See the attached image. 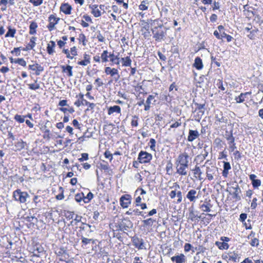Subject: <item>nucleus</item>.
Wrapping results in <instances>:
<instances>
[{
    "label": "nucleus",
    "instance_id": "a19ab883",
    "mask_svg": "<svg viewBox=\"0 0 263 263\" xmlns=\"http://www.w3.org/2000/svg\"><path fill=\"white\" fill-rule=\"evenodd\" d=\"M215 118L216 121L219 122L227 123L228 122V119L226 118L223 117L222 115H220V117L217 115L215 116Z\"/></svg>",
    "mask_w": 263,
    "mask_h": 263
},
{
    "label": "nucleus",
    "instance_id": "393cba45",
    "mask_svg": "<svg viewBox=\"0 0 263 263\" xmlns=\"http://www.w3.org/2000/svg\"><path fill=\"white\" fill-rule=\"evenodd\" d=\"M114 112L120 113L121 108L119 106L115 105L114 106L110 107L108 109V114L111 115Z\"/></svg>",
    "mask_w": 263,
    "mask_h": 263
},
{
    "label": "nucleus",
    "instance_id": "de8ad7c7",
    "mask_svg": "<svg viewBox=\"0 0 263 263\" xmlns=\"http://www.w3.org/2000/svg\"><path fill=\"white\" fill-rule=\"evenodd\" d=\"M25 116H22L19 115H16L14 119L19 123H23L25 121Z\"/></svg>",
    "mask_w": 263,
    "mask_h": 263
},
{
    "label": "nucleus",
    "instance_id": "338daca9",
    "mask_svg": "<svg viewBox=\"0 0 263 263\" xmlns=\"http://www.w3.org/2000/svg\"><path fill=\"white\" fill-rule=\"evenodd\" d=\"M176 196H177V197L178 198L177 202L178 203H180L182 201V195L181 192L180 191H177V194H176Z\"/></svg>",
    "mask_w": 263,
    "mask_h": 263
},
{
    "label": "nucleus",
    "instance_id": "39448f33",
    "mask_svg": "<svg viewBox=\"0 0 263 263\" xmlns=\"http://www.w3.org/2000/svg\"><path fill=\"white\" fill-rule=\"evenodd\" d=\"M190 158L188 154L186 152L181 153L179 155L176 160L175 163L180 164H184L189 165V160Z\"/></svg>",
    "mask_w": 263,
    "mask_h": 263
},
{
    "label": "nucleus",
    "instance_id": "0e129e2a",
    "mask_svg": "<svg viewBox=\"0 0 263 263\" xmlns=\"http://www.w3.org/2000/svg\"><path fill=\"white\" fill-rule=\"evenodd\" d=\"M97 38L98 39V41L100 42H104V37L101 34V31H97Z\"/></svg>",
    "mask_w": 263,
    "mask_h": 263
},
{
    "label": "nucleus",
    "instance_id": "13d9d810",
    "mask_svg": "<svg viewBox=\"0 0 263 263\" xmlns=\"http://www.w3.org/2000/svg\"><path fill=\"white\" fill-rule=\"evenodd\" d=\"M81 156L82 157L78 159L80 162H83L88 159V154L87 153H82Z\"/></svg>",
    "mask_w": 263,
    "mask_h": 263
},
{
    "label": "nucleus",
    "instance_id": "4be33fe9",
    "mask_svg": "<svg viewBox=\"0 0 263 263\" xmlns=\"http://www.w3.org/2000/svg\"><path fill=\"white\" fill-rule=\"evenodd\" d=\"M98 6L97 5H89V8L91 9V13L96 17H98L101 15V11L98 9Z\"/></svg>",
    "mask_w": 263,
    "mask_h": 263
},
{
    "label": "nucleus",
    "instance_id": "49530a36",
    "mask_svg": "<svg viewBox=\"0 0 263 263\" xmlns=\"http://www.w3.org/2000/svg\"><path fill=\"white\" fill-rule=\"evenodd\" d=\"M211 207L212 205L210 203L207 204H203L200 206V208L203 212H210Z\"/></svg>",
    "mask_w": 263,
    "mask_h": 263
},
{
    "label": "nucleus",
    "instance_id": "c9c22d12",
    "mask_svg": "<svg viewBox=\"0 0 263 263\" xmlns=\"http://www.w3.org/2000/svg\"><path fill=\"white\" fill-rule=\"evenodd\" d=\"M142 222L143 223V226L145 227L147 226H152L153 223L155 222V220H153L151 218H149L147 219L143 220Z\"/></svg>",
    "mask_w": 263,
    "mask_h": 263
},
{
    "label": "nucleus",
    "instance_id": "20e7f679",
    "mask_svg": "<svg viewBox=\"0 0 263 263\" xmlns=\"http://www.w3.org/2000/svg\"><path fill=\"white\" fill-rule=\"evenodd\" d=\"M224 137L228 141V143L230 145V148H231L232 151H234V149L236 148V146L235 143V138L233 136V130H231L230 132L226 130Z\"/></svg>",
    "mask_w": 263,
    "mask_h": 263
},
{
    "label": "nucleus",
    "instance_id": "bb28decb",
    "mask_svg": "<svg viewBox=\"0 0 263 263\" xmlns=\"http://www.w3.org/2000/svg\"><path fill=\"white\" fill-rule=\"evenodd\" d=\"M90 56L86 54L84 55V59L78 61V64L79 65L86 66L90 63Z\"/></svg>",
    "mask_w": 263,
    "mask_h": 263
},
{
    "label": "nucleus",
    "instance_id": "c756f323",
    "mask_svg": "<svg viewBox=\"0 0 263 263\" xmlns=\"http://www.w3.org/2000/svg\"><path fill=\"white\" fill-rule=\"evenodd\" d=\"M208 147L207 146H204L203 151L202 152L200 155L197 156V158L198 159H200L201 161H203L204 159H205L206 157L208 156L209 152L206 149V148Z\"/></svg>",
    "mask_w": 263,
    "mask_h": 263
},
{
    "label": "nucleus",
    "instance_id": "603ef678",
    "mask_svg": "<svg viewBox=\"0 0 263 263\" xmlns=\"http://www.w3.org/2000/svg\"><path fill=\"white\" fill-rule=\"evenodd\" d=\"M81 239L82 243L85 245L90 243L91 242H93V240L92 239H88L83 236H82Z\"/></svg>",
    "mask_w": 263,
    "mask_h": 263
},
{
    "label": "nucleus",
    "instance_id": "5fc2aeb1",
    "mask_svg": "<svg viewBox=\"0 0 263 263\" xmlns=\"http://www.w3.org/2000/svg\"><path fill=\"white\" fill-rule=\"evenodd\" d=\"M138 117L137 116H134L133 117V119L131 122V125L132 126L136 127L138 125Z\"/></svg>",
    "mask_w": 263,
    "mask_h": 263
},
{
    "label": "nucleus",
    "instance_id": "2eb2a0df",
    "mask_svg": "<svg viewBox=\"0 0 263 263\" xmlns=\"http://www.w3.org/2000/svg\"><path fill=\"white\" fill-rule=\"evenodd\" d=\"M200 134L198 130L190 129L187 137V140L189 142H193L196 139L198 138Z\"/></svg>",
    "mask_w": 263,
    "mask_h": 263
},
{
    "label": "nucleus",
    "instance_id": "ddd939ff",
    "mask_svg": "<svg viewBox=\"0 0 263 263\" xmlns=\"http://www.w3.org/2000/svg\"><path fill=\"white\" fill-rule=\"evenodd\" d=\"M51 124L47 121L44 126L42 127V130L44 132L43 138L49 140L51 138L50 130L48 128V127H51Z\"/></svg>",
    "mask_w": 263,
    "mask_h": 263
},
{
    "label": "nucleus",
    "instance_id": "680f3d73",
    "mask_svg": "<svg viewBox=\"0 0 263 263\" xmlns=\"http://www.w3.org/2000/svg\"><path fill=\"white\" fill-rule=\"evenodd\" d=\"M150 148L152 151H155L156 140L154 139H151L149 141Z\"/></svg>",
    "mask_w": 263,
    "mask_h": 263
},
{
    "label": "nucleus",
    "instance_id": "a878e982",
    "mask_svg": "<svg viewBox=\"0 0 263 263\" xmlns=\"http://www.w3.org/2000/svg\"><path fill=\"white\" fill-rule=\"evenodd\" d=\"M215 245L220 250H227L229 248V245L225 242L216 241Z\"/></svg>",
    "mask_w": 263,
    "mask_h": 263
},
{
    "label": "nucleus",
    "instance_id": "aec40b11",
    "mask_svg": "<svg viewBox=\"0 0 263 263\" xmlns=\"http://www.w3.org/2000/svg\"><path fill=\"white\" fill-rule=\"evenodd\" d=\"M171 260L176 263H184L186 261V257L183 254H180L178 255L172 257Z\"/></svg>",
    "mask_w": 263,
    "mask_h": 263
},
{
    "label": "nucleus",
    "instance_id": "b1692460",
    "mask_svg": "<svg viewBox=\"0 0 263 263\" xmlns=\"http://www.w3.org/2000/svg\"><path fill=\"white\" fill-rule=\"evenodd\" d=\"M11 64H17L20 66H26V62L23 59L21 58H10Z\"/></svg>",
    "mask_w": 263,
    "mask_h": 263
},
{
    "label": "nucleus",
    "instance_id": "f03ea898",
    "mask_svg": "<svg viewBox=\"0 0 263 263\" xmlns=\"http://www.w3.org/2000/svg\"><path fill=\"white\" fill-rule=\"evenodd\" d=\"M13 197L15 200L20 203H25L29 195L26 192H22L21 190L17 189L13 192Z\"/></svg>",
    "mask_w": 263,
    "mask_h": 263
},
{
    "label": "nucleus",
    "instance_id": "e2e57ef3",
    "mask_svg": "<svg viewBox=\"0 0 263 263\" xmlns=\"http://www.w3.org/2000/svg\"><path fill=\"white\" fill-rule=\"evenodd\" d=\"M29 88L31 90H36L40 88V85L38 84H28Z\"/></svg>",
    "mask_w": 263,
    "mask_h": 263
},
{
    "label": "nucleus",
    "instance_id": "6ab92c4d",
    "mask_svg": "<svg viewBox=\"0 0 263 263\" xmlns=\"http://www.w3.org/2000/svg\"><path fill=\"white\" fill-rule=\"evenodd\" d=\"M206 79L204 75H201L198 80H196V86L202 88L203 90L206 88V84L204 83V80Z\"/></svg>",
    "mask_w": 263,
    "mask_h": 263
},
{
    "label": "nucleus",
    "instance_id": "4d7b16f0",
    "mask_svg": "<svg viewBox=\"0 0 263 263\" xmlns=\"http://www.w3.org/2000/svg\"><path fill=\"white\" fill-rule=\"evenodd\" d=\"M26 219L27 221L32 222L33 223L36 222L37 221V218L36 217H35L34 216H27L26 218Z\"/></svg>",
    "mask_w": 263,
    "mask_h": 263
},
{
    "label": "nucleus",
    "instance_id": "c85d7f7f",
    "mask_svg": "<svg viewBox=\"0 0 263 263\" xmlns=\"http://www.w3.org/2000/svg\"><path fill=\"white\" fill-rule=\"evenodd\" d=\"M194 172V174L195 177L198 178V179L201 180L202 179V178L201 177V175L202 174V172L199 167V166H197V165L195 166V168L193 170Z\"/></svg>",
    "mask_w": 263,
    "mask_h": 263
},
{
    "label": "nucleus",
    "instance_id": "a18cd8bd",
    "mask_svg": "<svg viewBox=\"0 0 263 263\" xmlns=\"http://www.w3.org/2000/svg\"><path fill=\"white\" fill-rule=\"evenodd\" d=\"M227 258H228L229 260L236 262L238 258V255L235 253H231L228 255V256H227Z\"/></svg>",
    "mask_w": 263,
    "mask_h": 263
},
{
    "label": "nucleus",
    "instance_id": "e433bc0d",
    "mask_svg": "<svg viewBox=\"0 0 263 263\" xmlns=\"http://www.w3.org/2000/svg\"><path fill=\"white\" fill-rule=\"evenodd\" d=\"M248 94V92L245 93H241L239 96L236 97L235 100L236 102L238 103L243 102L245 101V96Z\"/></svg>",
    "mask_w": 263,
    "mask_h": 263
},
{
    "label": "nucleus",
    "instance_id": "9d476101",
    "mask_svg": "<svg viewBox=\"0 0 263 263\" xmlns=\"http://www.w3.org/2000/svg\"><path fill=\"white\" fill-rule=\"evenodd\" d=\"M131 196L128 194L122 195L120 199V205L123 208H126L131 203Z\"/></svg>",
    "mask_w": 263,
    "mask_h": 263
},
{
    "label": "nucleus",
    "instance_id": "f8f14e48",
    "mask_svg": "<svg viewBox=\"0 0 263 263\" xmlns=\"http://www.w3.org/2000/svg\"><path fill=\"white\" fill-rule=\"evenodd\" d=\"M155 96H154L153 95H149L147 97L145 104H144V110L145 111H148L151 108V105L155 104V103L156 102V100L155 99V96L157 95V93H155Z\"/></svg>",
    "mask_w": 263,
    "mask_h": 263
},
{
    "label": "nucleus",
    "instance_id": "6e6d98bb",
    "mask_svg": "<svg viewBox=\"0 0 263 263\" xmlns=\"http://www.w3.org/2000/svg\"><path fill=\"white\" fill-rule=\"evenodd\" d=\"M252 184L254 188H257L261 184V181L259 179H255L252 181Z\"/></svg>",
    "mask_w": 263,
    "mask_h": 263
},
{
    "label": "nucleus",
    "instance_id": "cd10ccee",
    "mask_svg": "<svg viewBox=\"0 0 263 263\" xmlns=\"http://www.w3.org/2000/svg\"><path fill=\"white\" fill-rule=\"evenodd\" d=\"M55 46V43L53 41H51L50 43L48 44L47 47V51L48 54H52L54 52V48Z\"/></svg>",
    "mask_w": 263,
    "mask_h": 263
},
{
    "label": "nucleus",
    "instance_id": "f704fd0d",
    "mask_svg": "<svg viewBox=\"0 0 263 263\" xmlns=\"http://www.w3.org/2000/svg\"><path fill=\"white\" fill-rule=\"evenodd\" d=\"M26 145L27 144L25 142L23 141L22 140H21L20 141H18L16 143L15 146L18 150L21 151L24 149Z\"/></svg>",
    "mask_w": 263,
    "mask_h": 263
},
{
    "label": "nucleus",
    "instance_id": "9b49d317",
    "mask_svg": "<svg viewBox=\"0 0 263 263\" xmlns=\"http://www.w3.org/2000/svg\"><path fill=\"white\" fill-rule=\"evenodd\" d=\"M176 167V173L178 174L181 176H186L187 175V170L189 167V165L184 164H180L175 163Z\"/></svg>",
    "mask_w": 263,
    "mask_h": 263
},
{
    "label": "nucleus",
    "instance_id": "864d4df0",
    "mask_svg": "<svg viewBox=\"0 0 263 263\" xmlns=\"http://www.w3.org/2000/svg\"><path fill=\"white\" fill-rule=\"evenodd\" d=\"M193 249H194V247L192 246L191 244L189 243H186L184 246V250L185 252H188L190 250L192 251Z\"/></svg>",
    "mask_w": 263,
    "mask_h": 263
},
{
    "label": "nucleus",
    "instance_id": "7c9ffc66",
    "mask_svg": "<svg viewBox=\"0 0 263 263\" xmlns=\"http://www.w3.org/2000/svg\"><path fill=\"white\" fill-rule=\"evenodd\" d=\"M43 198L40 196H35L33 198V202L35 204L36 207H41L42 200Z\"/></svg>",
    "mask_w": 263,
    "mask_h": 263
},
{
    "label": "nucleus",
    "instance_id": "5701e85b",
    "mask_svg": "<svg viewBox=\"0 0 263 263\" xmlns=\"http://www.w3.org/2000/svg\"><path fill=\"white\" fill-rule=\"evenodd\" d=\"M36 40V37L32 36L30 39V41L29 44H28V45L25 48H22V50L24 51H27L30 49H33V48L35 45V41Z\"/></svg>",
    "mask_w": 263,
    "mask_h": 263
},
{
    "label": "nucleus",
    "instance_id": "4c0bfd02",
    "mask_svg": "<svg viewBox=\"0 0 263 263\" xmlns=\"http://www.w3.org/2000/svg\"><path fill=\"white\" fill-rule=\"evenodd\" d=\"M62 71L67 73L68 77H71L72 76V67H62Z\"/></svg>",
    "mask_w": 263,
    "mask_h": 263
},
{
    "label": "nucleus",
    "instance_id": "79ce46f5",
    "mask_svg": "<svg viewBox=\"0 0 263 263\" xmlns=\"http://www.w3.org/2000/svg\"><path fill=\"white\" fill-rule=\"evenodd\" d=\"M30 69L35 71V74L37 76L40 74L41 72L43 71V67H30Z\"/></svg>",
    "mask_w": 263,
    "mask_h": 263
},
{
    "label": "nucleus",
    "instance_id": "052dcab7",
    "mask_svg": "<svg viewBox=\"0 0 263 263\" xmlns=\"http://www.w3.org/2000/svg\"><path fill=\"white\" fill-rule=\"evenodd\" d=\"M222 39L223 37H225L226 39H227V41L228 42H230L233 39V37L232 36L229 35V34H227L226 33H225L224 32H223L222 33Z\"/></svg>",
    "mask_w": 263,
    "mask_h": 263
},
{
    "label": "nucleus",
    "instance_id": "412c9836",
    "mask_svg": "<svg viewBox=\"0 0 263 263\" xmlns=\"http://www.w3.org/2000/svg\"><path fill=\"white\" fill-rule=\"evenodd\" d=\"M72 10L71 6L68 3H64L61 5L60 7V11H62L65 14H71Z\"/></svg>",
    "mask_w": 263,
    "mask_h": 263
},
{
    "label": "nucleus",
    "instance_id": "774afa93",
    "mask_svg": "<svg viewBox=\"0 0 263 263\" xmlns=\"http://www.w3.org/2000/svg\"><path fill=\"white\" fill-rule=\"evenodd\" d=\"M217 86L221 90H225V87H224V86L223 85V82L221 80H218V82L217 83Z\"/></svg>",
    "mask_w": 263,
    "mask_h": 263
},
{
    "label": "nucleus",
    "instance_id": "f257e3e1",
    "mask_svg": "<svg viewBox=\"0 0 263 263\" xmlns=\"http://www.w3.org/2000/svg\"><path fill=\"white\" fill-rule=\"evenodd\" d=\"M115 55L114 52H108L107 50H104L101 55V59L103 63L110 61L113 64L119 65L120 63L122 66H130L132 61L129 57L125 58L119 57V53Z\"/></svg>",
    "mask_w": 263,
    "mask_h": 263
},
{
    "label": "nucleus",
    "instance_id": "dca6fc26",
    "mask_svg": "<svg viewBox=\"0 0 263 263\" xmlns=\"http://www.w3.org/2000/svg\"><path fill=\"white\" fill-rule=\"evenodd\" d=\"M121 222L122 223V227L124 228L125 233L133 227V223L128 218H124L121 221Z\"/></svg>",
    "mask_w": 263,
    "mask_h": 263
},
{
    "label": "nucleus",
    "instance_id": "7ed1b4c3",
    "mask_svg": "<svg viewBox=\"0 0 263 263\" xmlns=\"http://www.w3.org/2000/svg\"><path fill=\"white\" fill-rule=\"evenodd\" d=\"M152 158L153 156L152 154L146 152L141 151L139 154L138 159L140 163H146L149 162L152 159Z\"/></svg>",
    "mask_w": 263,
    "mask_h": 263
},
{
    "label": "nucleus",
    "instance_id": "2f4dec72",
    "mask_svg": "<svg viewBox=\"0 0 263 263\" xmlns=\"http://www.w3.org/2000/svg\"><path fill=\"white\" fill-rule=\"evenodd\" d=\"M37 27V23L35 22H31L29 26V33L30 34L36 33V29Z\"/></svg>",
    "mask_w": 263,
    "mask_h": 263
},
{
    "label": "nucleus",
    "instance_id": "72a5a7b5",
    "mask_svg": "<svg viewBox=\"0 0 263 263\" xmlns=\"http://www.w3.org/2000/svg\"><path fill=\"white\" fill-rule=\"evenodd\" d=\"M258 31V29L257 28L254 27V29H252L250 31L249 34L247 35V37L250 40H254L256 36V33Z\"/></svg>",
    "mask_w": 263,
    "mask_h": 263
},
{
    "label": "nucleus",
    "instance_id": "a211bd4d",
    "mask_svg": "<svg viewBox=\"0 0 263 263\" xmlns=\"http://www.w3.org/2000/svg\"><path fill=\"white\" fill-rule=\"evenodd\" d=\"M232 188L234 190V192L232 194L233 199L236 201H239L241 200V196L240 195L241 193V190L237 184H235V186H232Z\"/></svg>",
    "mask_w": 263,
    "mask_h": 263
},
{
    "label": "nucleus",
    "instance_id": "f3484780",
    "mask_svg": "<svg viewBox=\"0 0 263 263\" xmlns=\"http://www.w3.org/2000/svg\"><path fill=\"white\" fill-rule=\"evenodd\" d=\"M198 195L197 191L194 189H192L188 192L186 195V198L191 202H195L196 199L198 198Z\"/></svg>",
    "mask_w": 263,
    "mask_h": 263
},
{
    "label": "nucleus",
    "instance_id": "0eeeda50",
    "mask_svg": "<svg viewBox=\"0 0 263 263\" xmlns=\"http://www.w3.org/2000/svg\"><path fill=\"white\" fill-rule=\"evenodd\" d=\"M105 71L107 74H109L112 78V80L117 81L120 78L118 70L111 67H106Z\"/></svg>",
    "mask_w": 263,
    "mask_h": 263
},
{
    "label": "nucleus",
    "instance_id": "3c124183",
    "mask_svg": "<svg viewBox=\"0 0 263 263\" xmlns=\"http://www.w3.org/2000/svg\"><path fill=\"white\" fill-rule=\"evenodd\" d=\"M193 66H203L202 60L199 57H196Z\"/></svg>",
    "mask_w": 263,
    "mask_h": 263
},
{
    "label": "nucleus",
    "instance_id": "bf43d9fd",
    "mask_svg": "<svg viewBox=\"0 0 263 263\" xmlns=\"http://www.w3.org/2000/svg\"><path fill=\"white\" fill-rule=\"evenodd\" d=\"M29 2L34 6H38L43 3V0H29Z\"/></svg>",
    "mask_w": 263,
    "mask_h": 263
},
{
    "label": "nucleus",
    "instance_id": "ea45409f",
    "mask_svg": "<svg viewBox=\"0 0 263 263\" xmlns=\"http://www.w3.org/2000/svg\"><path fill=\"white\" fill-rule=\"evenodd\" d=\"M148 4V2L147 1H143L141 4L139 6V8L141 10H146L148 9L147 5Z\"/></svg>",
    "mask_w": 263,
    "mask_h": 263
},
{
    "label": "nucleus",
    "instance_id": "8fccbe9b",
    "mask_svg": "<svg viewBox=\"0 0 263 263\" xmlns=\"http://www.w3.org/2000/svg\"><path fill=\"white\" fill-rule=\"evenodd\" d=\"M84 197V194L83 193H78L75 195V200L78 202H80L83 198Z\"/></svg>",
    "mask_w": 263,
    "mask_h": 263
},
{
    "label": "nucleus",
    "instance_id": "4468645a",
    "mask_svg": "<svg viewBox=\"0 0 263 263\" xmlns=\"http://www.w3.org/2000/svg\"><path fill=\"white\" fill-rule=\"evenodd\" d=\"M154 29L152 30V32L154 34V37L156 41H161L164 39L165 32L161 30H158L156 32Z\"/></svg>",
    "mask_w": 263,
    "mask_h": 263
},
{
    "label": "nucleus",
    "instance_id": "473e14b6",
    "mask_svg": "<svg viewBox=\"0 0 263 263\" xmlns=\"http://www.w3.org/2000/svg\"><path fill=\"white\" fill-rule=\"evenodd\" d=\"M8 31L5 34V37H8L9 36L13 37L16 32V29L15 28H12L10 26H9L8 27Z\"/></svg>",
    "mask_w": 263,
    "mask_h": 263
},
{
    "label": "nucleus",
    "instance_id": "423d86ee",
    "mask_svg": "<svg viewBox=\"0 0 263 263\" xmlns=\"http://www.w3.org/2000/svg\"><path fill=\"white\" fill-rule=\"evenodd\" d=\"M206 174L208 179L210 181L214 179V176H216L218 174V168L214 166H207Z\"/></svg>",
    "mask_w": 263,
    "mask_h": 263
},
{
    "label": "nucleus",
    "instance_id": "37998d69",
    "mask_svg": "<svg viewBox=\"0 0 263 263\" xmlns=\"http://www.w3.org/2000/svg\"><path fill=\"white\" fill-rule=\"evenodd\" d=\"M194 104L196 106L195 110V112L197 110H202L205 109V103L199 104V103L195 102V103H194Z\"/></svg>",
    "mask_w": 263,
    "mask_h": 263
},
{
    "label": "nucleus",
    "instance_id": "c03bdc74",
    "mask_svg": "<svg viewBox=\"0 0 263 263\" xmlns=\"http://www.w3.org/2000/svg\"><path fill=\"white\" fill-rule=\"evenodd\" d=\"M97 71L98 70L96 68H94L93 67H88L87 72L88 75L89 76H93L97 73Z\"/></svg>",
    "mask_w": 263,
    "mask_h": 263
},
{
    "label": "nucleus",
    "instance_id": "69168bd1",
    "mask_svg": "<svg viewBox=\"0 0 263 263\" xmlns=\"http://www.w3.org/2000/svg\"><path fill=\"white\" fill-rule=\"evenodd\" d=\"M104 156L105 158L109 159L111 161L112 159V155L108 151H106L104 153Z\"/></svg>",
    "mask_w": 263,
    "mask_h": 263
},
{
    "label": "nucleus",
    "instance_id": "09e8293b",
    "mask_svg": "<svg viewBox=\"0 0 263 263\" xmlns=\"http://www.w3.org/2000/svg\"><path fill=\"white\" fill-rule=\"evenodd\" d=\"M205 110H198L197 115L196 116L195 120L199 121L201 119L203 115L204 114Z\"/></svg>",
    "mask_w": 263,
    "mask_h": 263
},
{
    "label": "nucleus",
    "instance_id": "1a4fd4ad",
    "mask_svg": "<svg viewBox=\"0 0 263 263\" xmlns=\"http://www.w3.org/2000/svg\"><path fill=\"white\" fill-rule=\"evenodd\" d=\"M59 20V17H57L53 14L49 15L48 17V21L49 23L47 27L50 31H51L53 30L55 25L58 23Z\"/></svg>",
    "mask_w": 263,
    "mask_h": 263
},
{
    "label": "nucleus",
    "instance_id": "6e6552de",
    "mask_svg": "<svg viewBox=\"0 0 263 263\" xmlns=\"http://www.w3.org/2000/svg\"><path fill=\"white\" fill-rule=\"evenodd\" d=\"M133 245L139 250L145 249L144 242L143 239L137 236H134L132 239Z\"/></svg>",
    "mask_w": 263,
    "mask_h": 263
},
{
    "label": "nucleus",
    "instance_id": "58836bf2",
    "mask_svg": "<svg viewBox=\"0 0 263 263\" xmlns=\"http://www.w3.org/2000/svg\"><path fill=\"white\" fill-rule=\"evenodd\" d=\"M88 103V102L85 99H82V100L78 99L77 101H76L74 102V104L77 107H79L81 105H87Z\"/></svg>",
    "mask_w": 263,
    "mask_h": 263
}]
</instances>
